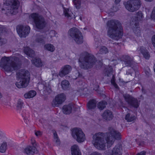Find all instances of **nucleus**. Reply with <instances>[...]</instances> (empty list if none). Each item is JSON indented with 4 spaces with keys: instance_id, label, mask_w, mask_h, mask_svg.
Instances as JSON below:
<instances>
[{
    "instance_id": "39448f33",
    "label": "nucleus",
    "mask_w": 155,
    "mask_h": 155,
    "mask_svg": "<svg viewBox=\"0 0 155 155\" xmlns=\"http://www.w3.org/2000/svg\"><path fill=\"white\" fill-rule=\"evenodd\" d=\"M17 78L20 79L19 81L15 83L16 86L18 88H24L28 85L30 80L29 72L27 70L21 69L16 72Z\"/></svg>"
},
{
    "instance_id": "f257e3e1",
    "label": "nucleus",
    "mask_w": 155,
    "mask_h": 155,
    "mask_svg": "<svg viewBox=\"0 0 155 155\" xmlns=\"http://www.w3.org/2000/svg\"><path fill=\"white\" fill-rule=\"evenodd\" d=\"M121 137V134L118 130L114 127H110L108 128V132L105 134L101 133L95 134L93 137V143L97 149L103 150L105 147V138L107 144V147H110L116 140H120Z\"/></svg>"
},
{
    "instance_id": "37998d69",
    "label": "nucleus",
    "mask_w": 155,
    "mask_h": 155,
    "mask_svg": "<svg viewBox=\"0 0 155 155\" xmlns=\"http://www.w3.org/2000/svg\"><path fill=\"white\" fill-rule=\"evenodd\" d=\"M112 11L114 12H116L118 10V8L117 5H115V6H113L112 8Z\"/></svg>"
},
{
    "instance_id": "79ce46f5",
    "label": "nucleus",
    "mask_w": 155,
    "mask_h": 155,
    "mask_svg": "<svg viewBox=\"0 0 155 155\" xmlns=\"http://www.w3.org/2000/svg\"><path fill=\"white\" fill-rule=\"evenodd\" d=\"M151 17L155 20V7L154 8L153 11L152 12V14L151 15Z\"/></svg>"
},
{
    "instance_id": "0eeeda50",
    "label": "nucleus",
    "mask_w": 155,
    "mask_h": 155,
    "mask_svg": "<svg viewBox=\"0 0 155 155\" xmlns=\"http://www.w3.org/2000/svg\"><path fill=\"white\" fill-rule=\"evenodd\" d=\"M70 36L78 44H81L83 42V38L81 33L78 28L73 27L68 31Z\"/></svg>"
},
{
    "instance_id": "a18cd8bd",
    "label": "nucleus",
    "mask_w": 155,
    "mask_h": 155,
    "mask_svg": "<svg viewBox=\"0 0 155 155\" xmlns=\"http://www.w3.org/2000/svg\"><path fill=\"white\" fill-rule=\"evenodd\" d=\"M152 44L155 48V35H154L152 38Z\"/></svg>"
},
{
    "instance_id": "a211bd4d",
    "label": "nucleus",
    "mask_w": 155,
    "mask_h": 155,
    "mask_svg": "<svg viewBox=\"0 0 155 155\" xmlns=\"http://www.w3.org/2000/svg\"><path fill=\"white\" fill-rule=\"evenodd\" d=\"M102 116L103 118L107 120H111L113 117L112 112L108 110H105Z\"/></svg>"
},
{
    "instance_id": "2f4dec72",
    "label": "nucleus",
    "mask_w": 155,
    "mask_h": 155,
    "mask_svg": "<svg viewBox=\"0 0 155 155\" xmlns=\"http://www.w3.org/2000/svg\"><path fill=\"white\" fill-rule=\"evenodd\" d=\"M62 88L65 90L67 89L69 87V83L66 80L63 81L61 83Z\"/></svg>"
},
{
    "instance_id": "58836bf2",
    "label": "nucleus",
    "mask_w": 155,
    "mask_h": 155,
    "mask_svg": "<svg viewBox=\"0 0 155 155\" xmlns=\"http://www.w3.org/2000/svg\"><path fill=\"white\" fill-rule=\"evenodd\" d=\"M23 104V103L22 101L20 99H19L18 100L17 104V109L19 110H21Z\"/></svg>"
},
{
    "instance_id": "4be33fe9",
    "label": "nucleus",
    "mask_w": 155,
    "mask_h": 155,
    "mask_svg": "<svg viewBox=\"0 0 155 155\" xmlns=\"http://www.w3.org/2000/svg\"><path fill=\"white\" fill-rule=\"evenodd\" d=\"M72 155H81L78 146L76 144L72 146L71 147Z\"/></svg>"
},
{
    "instance_id": "6e6552de",
    "label": "nucleus",
    "mask_w": 155,
    "mask_h": 155,
    "mask_svg": "<svg viewBox=\"0 0 155 155\" xmlns=\"http://www.w3.org/2000/svg\"><path fill=\"white\" fill-rule=\"evenodd\" d=\"M30 17L32 19L38 29H41L45 28L46 22L42 16L36 13H33L31 15Z\"/></svg>"
},
{
    "instance_id": "7c9ffc66",
    "label": "nucleus",
    "mask_w": 155,
    "mask_h": 155,
    "mask_svg": "<svg viewBox=\"0 0 155 155\" xmlns=\"http://www.w3.org/2000/svg\"><path fill=\"white\" fill-rule=\"evenodd\" d=\"M45 48L50 51L51 52H53L55 50V48L52 45L50 44H46L44 46Z\"/></svg>"
},
{
    "instance_id": "473e14b6",
    "label": "nucleus",
    "mask_w": 155,
    "mask_h": 155,
    "mask_svg": "<svg viewBox=\"0 0 155 155\" xmlns=\"http://www.w3.org/2000/svg\"><path fill=\"white\" fill-rule=\"evenodd\" d=\"M7 149V143L6 142H3L0 146V152L4 153Z\"/></svg>"
},
{
    "instance_id": "72a5a7b5",
    "label": "nucleus",
    "mask_w": 155,
    "mask_h": 155,
    "mask_svg": "<svg viewBox=\"0 0 155 155\" xmlns=\"http://www.w3.org/2000/svg\"><path fill=\"white\" fill-rule=\"evenodd\" d=\"M136 117L133 115H131L129 113L127 114L125 116V119L128 122H131L135 120Z\"/></svg>"
},
{
    "instance_id": "9b49d317",
    "label": "nucleus",
    "mask_w": 155,
    "mask_h": 155,
    "mask_svg": "<svg viewBox=\"0 0 155 155\" xmlns=\"http://www.w3.org/2000/svg\"><path fill=\"white\" fill-rule=\"evenodd\" d=\"M73 138L79 143L84 142L85 139V134L80 128H74L72 130Z\"/></svg>"
},
{
    "instance_id": "ea45409f",
    "label": "nucleus",
    "mask_w": 155,
    "mask_h": 155,
    "mask_svg": "<svg viewBox=\"0 0 155 155\" xmlns=\"http://www.w3.org/2000/svg\"><path fill=\"white\" fill-rule=\"evenodd\" d=\"M5 31V29L3 27H0V45H1L3 43V39L1 37V33H3Z\"/></svg>"
},
{
    "instance_id": "c9c22d12",
    "label": "nucleus",
    "mask_w": 155,
    "mask_h": 155,
    "mask_svg": "<svg viewBox=\"0 0 155 155\" xmlns=\"http://www.w3.org/2000/svg\"><path fill=\"white\" fill-rule=\"evenodd\" d=\"M133 27H134V25H132ZM135 26L133 28V31L134 33L137 36H140L141 35V32L140 29V28L137 26V25H134Z\"/></svg>"
},
{
    "instance_id": "5fc2aeb1",
    "label": "nucleus",
    "mask_w": 155,
    "mask_h": 155,
    "mask_svg": "<svg viewBox=\"0 0 155 155\" xmlns=\"http://www.w3.org/2000/svg\"><path fill=\"white\" fill-rule=\"evenodd\" d=\"M121 0H115V2L116 4L118 3Z\"/></svg>"
},
{
    "instance_id": "20e7f679",
    "label": "nucleus",
    "mask_w": 155,
    "mask_h": 155,
    "mask_svg": "<svg viewBox=\"0 0 155 155\" xmlns=\"http://www.w3.org/2000/svg\"><path fill=\"white\" fill-rule=\"evenodd\" d=\"M96 61L94 56L87 52L81 54L78 60L80 67L84 69L92 68L95 64Z\"/></svg>"
},
{
    "instance_id": "6ab92c4d",
    "label": "nucleus",
    "mask_w": 155,
    "mask_h": 155,
    "mask_svg": "<svg viewBox=\"0 0 155 155\" xmlns=\"http://www.w3.org/2000/svg\"><path fill=\"white\" fill-rule=\"evenodd\" d=\"M73 107L72 104L64 105L62 107V111L65 114H69L71 113L72 108Z\"/></svg>"
},
{
    "instance_id": "864d4df0",
    "label": "nucleus",
    "mask_w": 155,
    "mask_h": 155,
    "mask_svg": "<svg viewBox=\"0 0 155 155\" xmlns=\"http://www.w3.org/2000/svg\"><path fill=\"white\" fill-rule=\"evenodd\" d=\"M0 137H5V135L2 132L0 131Z\"/></svg>"
},
{
    "instance_id": "603ef678",
    "label": "nucleus",
    "mask_w": 155,
    "mask_h": 155,
    "mask_svg": "<svg viewBox=\"0 0 155 155\" xmlns=\"http://www.w3.org/2000/svg\"><path fill=\"white\" fill-rule=\"evenodd\" d=\"M54 139L56 138H58L57 134L56 132H55L54 133Z\"/></svg>"
},
{
    "instance_id": "3c124183",
    "label": "nucleus",
    "mask_w": 155,
    "mask_h": 155,
    "mask_svg": "<svg viewBox=\"0 0 155 155\" xmlns=\"http://www.w3.org/2000/svg\"><path fill=\"white\" fill-rule=\"evenodd\" d=\"M130 71V70H128L127 71L126 74L127 75L131 74V72Z\"/></svg>"
},
{
    "instance_id": "8fccbe9b",
    "label": "nucleus",
    "mask_w": 155,
    "mask_h": 155,
    "mask_svg": "<svg viewBox=\"0 0 155 155\" xmlns=\"http://www.w3.org/2000/svg\"><path fill=\"white\" fill-rule=\"evenodd\" d=\"M150 71L149 68L148 69V70L147 71H145V73L148 76H149L150 74Z\"/></svg>"
},
{
    "instance_id": "4d7b16f0",
    "label": "nucleus",
    "mask_w": 155,
    "mask_h": 155,
    "mask_svg": "<svg viewBox=\"0 0 155 155\" xmlns=\"http://www.w3.org/2000/svg\"><path fill=\"white\" fill-rule=\"evenodd\" d=\"M145 1L147 2H151L153 1V0H145Z\"/></svg>"
},
{
    "instance_id": "b1692460",
    "label": "nucleus",
    "mask_w": 155,
    "mask_h": 155,
    "mask_svg": "<svg viewBox=\"0 0 155 155\" xmlns=\"http://www.w3.org/2000/svg\"><path fill=\"white\" fill-rule=\"evenodd\" d=\"M24 51L29 57H33L35 56L34 51L28 47L25 48Z\"/></svg>"
},
{
    "instance_id": "ddd939ff",
    "label": "nucleus",
    "mask_w": 155,
    "mask_h": 155,
    "mask_svg": "<svg viewBox=\"0 0 155 155\" xmlns=\"http://www.w3.org/2000/svg\"><path fill=\"white\" fill-rule=\"evenodd\" d=\"M66 96L63 93L57 95L51 103L52 106L54 107H58L65 100Z\"/></svg>"
},
{
    "instance_id": "f3484780",
    "label": "nucleus",
    "mask_w": 155,
    "mask_h": 155,
    "mask_svg": "<svg viewBox=\"0 0 155 155\" xmlns=\"http://www.w3.org/2000/svg\"><path fill=\"white\" fill-rule=\"evenodd\" d=\"M72 68L69 65H67L64 66L61 69V71L59 73V76L62 77L68 74L71 71Z\"/></svg>"
},
{
    "instance_id": "de8ad7c7",
    "label": "nucleus",
    "mask_w": 155,
    "mask_h": 155,
    "mask_svg": "<svg viewBox=\"0 0 155 155\" xmlns=\"http://www.w3.org/2000/svg\"><path fill=\"white\" fill-rule=\"evenodd\" d=\"M54 141L57 143L59 144L60 143V141L58 138H56L54 139Z\"/></svg>"
},
{
    "instance_id": "f8f14e48",
    "label": "nucleus",
    "mask_w": 155,
    "mask_h": 155,
    "mask_svg": "<svg viewBox=\"0 0 155 155\" xmlns=\"http://www.w3.org/2000/svg\"><path fill=\"white\" fill-rule=\"evenodd\" d=\"M17 32L21 37H25L28 34L30 28L28 26H18L16 28Z\"/></svg>"
},
{
    "instance_id": "a19ab883",
    "label": "nucleus",
    "mask_w": 155,
    "mask_h": 155,
    "mask_svg": "<svg viewBox=\"0 0 155 155\" xmlns=\"http://www.w3.org/2000/svg\"><path fill=\"white\" fill-rule=\"evenodd\" d=\"M74 74H75V77H74V76H73V78L75 79H76L78 77H81L82 76V75L78 71H77V72L74 73Z\"/></svg>"
},
{
    "instance_id": "6e6d98bb",
    "label": "nucleus",
    "mask_w": 155,
    "mask_h": 155,
    "mask_svg": "<svg viewBox=\"0 0 155 155\" xmlns=\"http://www.w3.org/2000/svg\"><path fill=\"white\" fill-rule=\"evenodd\" d=\"M2 97V95L1 93L0 92V99Z\"/></svg>"
},
{
    "instance_id": "9d476101",
    "label": "nucleus",
    "mask_w": 155,
    "mask_h": 155,
    "mask_svg": "<svg viewBox=\"0 0 155 155\" xmlns=\"http://www.w3.org/2000/svg\"><path fill=\"white\" fill-rule=\"evenodd\" d=\"M120 60L123 66L124 67H131L134 71L137 69V66L135 67L134 66L135 63L133 57L128 55H124L121 57Z\"/></svg>"
},
{
    "instance_id": "1a4fd4ad",
    "label": "nucleus",
    "mask_w": 155,
    "mask_h": 155,
    "mask_svg": "<svg viewBox=\"0 0 155 155\" xmlns=\"http://www.w3.org/2000/svg\"><path fill=\"white\" fill-rule=\"evenodd\" d=\"M141 4L140 0H129L125 4V6L129 11L133 12L139 9Z\"/></svg>"
},
{
    "instance_id": "423d86ee",
    "label": "nucleus",
    "mask_w": 155,
    "mask_h": 155,
    "mask_svg": "<svg viewBox=\"0 0 155 155\" xmlns=\"http://www.w3.org/2000/svg\"><path fill=\"white\" fill-rule=\"evenodd\" d=\"M4 7L7 14L15 15L18 12L19 2L18 0H4Z\"/></svg>"
},
{
    "instance_id": "49530a36",
    "label": "nucleus",
    "mask_w": 155,
    "mask_h": 155,
    "mask_svg": "<svg viewBox=\"0 0 155 155\" xmlns=\"http://www.w3.org/2000/svg\"><path fill=\"white\" fill-rule=\"evenodd\" d=\"M146 152L145 151H143L140 153H138L137 155H145Z\"/></svg>"
},
{
    "instance_id": "c03bdc74",
    "label": "nucleus",
    "mask_w": 155,
    "mask_h": 155,
    "mask_svg": "<svg viewBox=\"0 0 155 155\" xmlns=\"http://www.w3.org/2000/svg\"><path fill=\"white\" fill-rule=\"evenodd\" d=\"M35 134L37 136H40L42 135V132L40 131H38L35 133Z\"/></svg>"
},
{
    "instance_id": "a878e982",
    "label": "nucleus",
    "mask_w": 155,
    "mask_h": 155,
    "mask_svg": "<svg viewBox=\"0 0 155 155\" xmlns=\"http://www.w3.org/2000/svg\"><path fill=\"white\" fill-rule=\"evenodd\" d=\"M36 38L35 39L36 42L38 43L44 44L45 43V37L42 35H36Z\"/></svg>"
},
{
    "instance_id": "4c0bfd02",
    "label": "nucleus",
    "mask_w": 155,
    "mask_h": 155,
    "mask_svg": "<svg viewBox=\"0 0 155 155\" xmlns=\"http://www.w3.org/2000/svg\"><path fill=\"white\" fill-rule=\"evenodd\" d=\"M73 2L76 8L79 9L80 8L81 5V0H73Z\"/></svg>"
},
{
    "instance_id": "cd10ccee",
    "label": "nucleus",
    "mask_w": 155,
    "mask_h": 155,
    "mask_svg": "<svg viewBox=\"0 0 155 155\" xmlns=\"http://www.w3.org/2000/svg\"><path fill=\"white\" fill-rule=\"evenodd\" d=\"M106 73L107 76H110L111 75H112V78L111 80V83L115 88H118V86L115 82V77L114 75H113L112 72L111 71L108 73V72L107 71Z\"/></svg>"
},
{
    "instance_id": "412c9836",
    "label": "nucleus",
    "mask_w": 155,
    "mask_h": 155,
    "mask_svg": "<svg viewBox=\"0 0 155 155\" xmlns=\"http://www.w3.org/2000/svg\"><path fill=\"white\" fill-rule=\"evenodd\" d=\"M137 50L140 51L145 58L147 59H149L150 57V55L149 54L148 52L145 48L143 46L140 47V48H138Z\"/></svg>"
},
{
    "instance_id": "bb28decb",
    "label": "nucleus",
    "mask_w": 155,
    "mask_h": 155,
    "mask_svg": "<svg viewBox=\"0 0 155 155\" xmlns=\"http://www.w3.org/2000/svg\"><path fill=\"white\" fill-rule=\"evenodd\" d=\"M64 12L65 17L71 19L73 18L74 15L69 8H64Z\"/></svg>"
},
{
    "instance_id": "13d9d810",
    "label": "nucleus",
    "mask_w": 155,
    "mask_h": 155,
    "mask_svg": "<svg viewBox=\"0 0 155 155\" xmlns=\"http://www.w3.org/2000/svg\"><path fill=\"white\" fill-rule=\"evenodd\" d=\"M80 19L81 20H82V18L81 16L80 17Z\"/></svg>"
},
{
    "instance_id": "7ed1b4c3",
    "label": "nucleus",
    "mask_w": 155,
    "mask_h": 155,
    "mask_svg": "<svg viewBox=\"0 0 155 155\" xmlns=\"http://www.w3.org/2000/svg\"><path fill=\"white\" fill-rule=\"evenodd\" d=\"M106 25L108 29L107 35L109 37L117 40L121 38L123 33L121 30L122 27L119 21L110 20L107 22Z\"/></svg>"
},
{
    "instance_id": "2eb2a0df",
    "label": "nucleus",
    "mask_w": 155,
    "mask_h": 155,
    "mask_svg": "<svg viewBox=\"0 0 155 155\" xmlns=\"http://www.w3.org/2000/svg\"><path fill=\"white\" fill-rule=\"evenodd\" d=\"M143 15L140 11H138L136 13V16L133 17L132 18V21L131 22V24L132 25H138V21H141L143 18Z\"/></svg>"
},
{
    "instance_id": "f704fd0d",
    "label": "nucleus",
    "mask_w": 155,
    "mask_h": 155,
    "mask_svg": "<svg viewBox=\"0 0 155 155\" xmlns=\"http://www.w3.org/2000/svg\"><path fill=\"white\" fill-rule=\"evenodd\" d=\"M107 103L104 101H101L97 105L98 108L100 110H103L106 107L107 105Z\"/></svg>"
},
{
    "instance_id": "09e8293b",
    "label": "nucleus",
    "mask_w": 155,
    "mask_h": 155,
    "mask_svg": "<svg viewBox=\"0 0 155 155\" xmlns=\"http://www.w3.org/2000/svg\"><path fill=\"white\" fill-rule=\"evenodd\" d=\"M90 155H101L100 153L97 152L92 153Z\"/></svg>"
},
{
    "instance_id": "393cba45",
    "label": "nucleus",
    "mask_w": 155,
    "mask_h": 155,
    "mask_svg": "<svg viewBox=\"0 0 155 155\" xmlns=\"http://www.w3.org/2000/svg\"><path fill=\"white\" fill-rule=\"evenodd\" d=\"M36 94L35 91L31 90L26 93L24 95V97L25 98H30L35 97Z\"/></svg>"
},
{
    "instance_id": "c756f323",
    "label": "nucleus",
    "mask_w": 155,
    "mask_h": 155,
    "mask_svg": "<svg viewBox=\"0 0 155 155\" xmlns=\"http://www.w3.org/2000/svg\"><path fill=\"white\" fill-rule=\"evenodd\" d=\"M96 102L94 100H90L87 104V107L89 109H94L96 107Z\"/></svg>"
},
{
    "instance_id": "4468645a",
    "label": "nucleus",
    "mask_w": 155,
    "mask_h": 155,
    "mask_svg": "<svg viewBox=\"0 0 155 155\" xmlns=\"http://www.w3.org/2000/svg\"><path fill=\"white\" fill-rule=\"evenodd\" d=\"M123 97L126 101L129 104L135 108L138 107L139 106V103L136 99L127 94H124Z\"/></svg>"
},
{
    "instance_id": "c85d7f7f",
    "label": "nucleus",
    "mask_w": 155,
    "mask_h": 155,
    "mask_svg": "<svg viewBox=\"0 0 155 155\" xmlns=\"http://www.w3.org/2000/svg\"><path fill=\"white\" fill-rule=\"evenodd\" d=\"M32 62L37 67H40L42 65V63L41 60L39 58H35L32 60Z\"/></svg>"
},
{
    "instance_id": "dca6fc26",
    "label": "nucleus",
    "mask_w": 155,
    "mask_h": 155,
    "mask_svg": "<svg viewBox=\"0 0 155 155\" xmlns=\"http://www.w3.org/2000/svg\"><path fill=\"white\" fill-rule=\"evenodd\" d=\"M122 151L121 145L120 144H118L113 149L111 155H121Z\"/></svg>"
},
{
    "instance_id": "e433bc0d",
    "label": "nucleus",
    "mask_w": 155,
    "mask_h": 155,
    "mask_svg": "<svg viewBox=\"0 0 155 155\" xmlns=\"http://www.w3.org/2000/svg\"><path fill=\"white\" fill-rule=\"evenodd\" d=\"M108 52V49L104 46H101L99 50V53L101 54H106Z\"/></svg>"
},
{
    "instance_id": "aec40b11",
    "label": "nucleus",
    "mask_w": 155,
    "mask_h": 155,
    "mask_svg": "<svg viewBox=\"0 0 155 155\" xmlns=\"http://www.w3.org/2000/svg\"><path fill=\"white\" fill-rule=\"evenodd\" d=\"M36 148L33 146H29L26 147L24 152L28 155H32L35 153Z\"/></svg>"
},
{
    "instance_id": "5701e85b",
    "label": "nucleus",
    "mask_w": 155,
    "mask_h": 155,
    "mask_svg": "<svg viewBox=\"0 0 155 155\" xmlns=\"http://www.w3.org/2000/svg\"><path fill=\"white\" fill-rule=\"evenodd\" d=\"M43 91L45 95H47L51 93L52 92V90L51 88V87L48 83H45V84H43Z\"/></svg>"
},
{
    "instance_id": "f03ea898",
    "label": "nucleus",
    "mask_w": 155,
    "mask_h": 155,
    "mask_svg": "<svg viewBox=\"0 0 155 155\" xmlns=\"http://www.w3.org/2000/svg\"><path fill=\"white\" fill-rule=\"evenodd\" d=\"M0 65L7 72H12L21 68V62L20 59L15 56H4L1 59Z\"/></svg>"
}]
</instances>
